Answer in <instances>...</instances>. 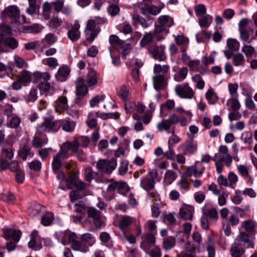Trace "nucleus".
<instances>
[{
    "label": "nucleus",
    "instance_id": "obj_49",
    "mask_svg": "<svg viewBox=\"0 0 257 257\" xmlns=\"http://www.w3.org/2000/svg\"><path fill=\"white\" fill-rule=\"evenodd\" d=\"M226 43L229 49L231 51H236L239 50L240 44L236 39L228 38Z\"/></svg>",
    "mask_w": 257,
    "mask_h": 257
},
{
    "label": "nucleus",
    "instance_id": "obj_64",
    "mask_svg": "<svg viewBox=\"0 0 257 257\" xmlns=\"http://www.w3.org/2000/svg\"><path fill=\"white\" fill-rule=\"evenodd\" d=\"M230 252L232 257H241L244 252V250L236 246H234L230 248Z\"/></svg>",
    "mask_w": 257,
    "mask_h": 257
},
{
    "label": "nucleus",
    "instance_id": "obj_31",
    "mask_svg": "<svg viewBox=\"0 0 257 257\" xmlns=\"http://www.w3.org/2000/svg\"><path fill=\"white\" fill-rule=\"evenodd\" d=\"M72 248L74 250L80 251L83 252H86L88 250V245H87L82 240L80 241L76 239L71 244Z\"/></svg>",
    "mask_w": 257,
    "mask_h": 257
},
{
    "label": "nucleus",
    "instance_id": "obj_42",
    "mask_svg": "<svg viewBox=\"0 0 257 257\" xmlns=\"http://www.w3.org/2000/svg\"><path fill=\"white\" fill-rule=\"evenodd\" d=\"M95 115L97 116V117H100L103 119H106L107 118H118V116L116 113H104V112H101L100 111L97 112H94ZM93 115V112L89 113V116H90V115Z\"/></svg>",
    "mask_w": 257,
    "mask_h": 257
},
{
    "label": "nucleus",
    "instance_id": "obj_26",
    "mask_svg": "<svg viewBox=\"0 0 257 257\" xmlns=\"http://www.w3.org/2000/svg\"><path fill=\"white\" fill-rule=\"evenodd\" d=\"M133 221V218L126 215H123L120 217L118 221V225L119 228L124 230L130 226Z\"/></svg>",
    "mask_w": 257,
    "mask_h": 257
},
{
    "label": "nucleus",
    "instance_id": "obj_4",
    "mask_svg": "<svg viewBox=\"0 0 257 257\" xmlns=\"http://www.w3.org/2000/svg\"><path fill=\"white\" fill-rule=\"evenodd\" d=\"M148 52L152 58L159 62L165 61L167 59L166 46L164 45L153 44L148 47Z\"/></svg>",
    "mask_w": 257,
    "mask_h": 257
},
{
    "label": "nucleus",
    "instance_id": "obj_50",
    "mask_svg": "<svg viewBox=\"0 0 257 257\" xmlns=\"http://www.w3.org/2000/svg\"><path fill=\"white\" fill-rule=\"evenodd\" d=\"M4 45L14 50L18 48L19 42L14 37H8L4 41Z\"/></svg>",
    "mask_w": 257,
    "mask_h": 257
},
{
    "label": "nucleus",
    "instance_id": "obj_28",
    "mask_svg": "<svg viewBox=\"0 0 257 257\" xmlns=\"http://www.w3.org/2000/svg\"><path fill=\"white\" fill-rule=\"evenodd\" d=\"M70 73V71L67 66L60 67L56 73L55 77L58 81H64Z\"/></svg>",
    "mask_w": 257,
    "mask_h": 257
},
{
    "label": "nucleus",
    "instance_id": "obj_63",
    "mask_svg": "<svg viewBox=\"0 0 257 257\" xmlns=\"http://www.w3.org/2000/svg\"><path fill=\"white\" fill-rule=\"evenodd\" d=\"M43 63L52 68H55L59 65L57 59L54 57H49L43 60Z\"/></svg>",
    "mask_w": 257,
    "mask_h": 257
},
{
    "label": "nucleus",
    "instance_id": "obj_12",
    "mask_svg": "<svg viewBox=\"0 0 257 257\" xmlns=\"http://www.w3.org/2000/svg\"><path fill=\"white\" fill-rule=\"evenodd\" d=\"M36 128L39 134H43L50 132H56L59 130V126L57 127L56 122H54L49 119H47L38 124Z\"/></svg>",
    "mask_w": 257,
    "mask_h": 257
},
{
    "label": "nucleus",
    "instance_id": "obj_14",
    "mask_svg": "<svg viewBox=\"0 0 257 257\" xmlns=\"http://www.w3.org/2000/svg\"><path fill=\"white\" fill-rule=\"evenodd\" d=\"M156 237L151 233H147L142 236L141 247L146 252H148L150 249L155 245Z\"/></svg>",
    "mask_w": 257,
    "mask_h": 257
},
{
    "label": "nucleus",
    "instance_id": "obj_53",
    "mask_svg": "<svg viewBox=\"0 0 257 257\" xmlns=\"http://www.w3.org/2000/svg\"><path fill=\"white\" fill-rule=\"evenodd\" d=\"M13 109V106L9 104L0 105V111L3 112L4 115L8 117L12 114Z\"/></svg>",
    "mask_w": 257,
    "mask_h": 257
},
{
    "label": "nucleus",
    "instance_id": "obj_46",
    "mask_svg": "<svg viewBox=\"0 0 257 257\" xmlns=\"http://www.w3.org/2000/svg\"><path fill=\"white\" fill-rule=\"evenodd\" d=\"M203 214L206 217L212 220H217L218 218V212L215 208L212 207L203 211Z\"/></svg>",
    "mask_w": 257,
    "mask_h": 257
},
{
    "label": "nucleus",
    "instance_id": "obj_59",
    "mask_svg": "<svg viewBox=\"0 0 257 257\" xmlns=\"http://www.w3.org/2000/svg\"><path fill=\"white\" fill-rule=\"evenodd\" d=\"M164 7L165 5L163 4H161L159 7L153 5H150L148 14L153 15H157L161 12V10L164 9Z\"/></svg>",
    "mask_w": 257,
    "mask_h": 257
},
{
    "label": "nucleus",
    "instance_id": "obj_43",
    "mask_svg": "<svg viewBox=\"0 0 257 257\" xmlns=\"http://www.w3.org/2000/svg\"><path fill=\"white\" fill-rule=\"evenodd\" d=\"M117 95L123 100L126 101L128 99L129 90L125 85L121 86L117 90Z\"/></svg>",
    "mask_w": 257,
    "mask_h": 257
},
{
    "label": "nucleus",
    "instance_id": "obj_13",
    "mask_svg": "<svg viewBox=\"0 0 257 257\" xmlns=\"http://www.w3.org/2000/svg\"><path fill=\"white\" fill-rule=\"evenodd\" d=\"M179 121L178 116L173 113L171 114L167 119L164 120L157 124V128L160 132L163 131H167L173 124H177Z\"/></svg>",
    "mask_w": 257,
    "mask_h": 257
},
{
    "label": "nucleus",
    "instance_id": "obj_32",
    "mask_svg": "<svg viewBox=\"0 0 257 257\" xmlns=\"http://www.w3.org/2000/svg\"><path fill=\"white\" fill-rule=\"evenodd\" d=\"M69 152L71 150L73 153H75L78 151V148L80 147V144L77 140L71 142H66L64 143L62 145Z\"/></svg>",
    "mask_w": 257,
    "mask_h": 257
},
{
    "label": "nucleus",
    "instance_id": "obj_3",
    "mask_svg": "<svg viewBox=\"0 0 257 257\" xmlns=\"http://www.w3.org/2000/svg\"><path fill=\"white\" fill-rule=\"evenodd\" d=\"M170 66L168 65L162 66L156 64L154 67V72L156 74L153 77V85L155 89L159 90L163 88L169 75Z\"/></svg>",
    "mask_w": 257,
    "mask_h": 257
},
{
    "label": "nucleus",
    "instance_id": "obj_6",
    "mask_svg": "<svg viewBox=\"0 0 257 257\" xmlns=\"http://www.w3.org/2000/svg\"><path fill=\"white\" fill-rule=\"evenodd\" d=\"M87 214L88 218L91 219L96 228H100L105 226L102 213L100 210L93 207H88L87 210Z\"/></svg>",
    "mask_w": 257,
    "mask_h": 257
},
{
    "label": "nucleus",
    "instance_id": "obj_1",
    "mask_svg": "<svg viewBox=\"0 0 257 257\" xmlns=\"http://www.w3.org/2000/svg\"><path fill=\"white\" fill-rule=\"evenodd\" d=\"M158 20L159 24L155 25V37L157 41H161L164 40L169 33V28L174 24V20L167 15L160 16Z\"/></svg>",
    "mask_w": 257,
    "mask_h": 257
},
{
    "label": "nucleus",
    "instance_id": "obj_5",
    "mask_svg": "<svg viewBox=\"0 0 257 257\" xmlns=\"http://www.w3.org/2000/svg\"><path fill=\"white\" fill-rule=\"evenodd\" d=\"M117 164V160L114 158L110 160L99 159L96 167L100 173L110 174L115 169Z\"/></svg>",
    "mask_w": 257,
    "mask_h": 257
},
{
    "label": "nucleus",
    "instance_id": "obj_17",
    "mask_svg": "<svg viewBox=\"0 0 257 257\" xmlns=\"http://www.w3.org/2000/svg\"><path fill=\"white\" fill-rule=\"evenodd\" d=\"M80 25L78 22H75L74 25L67 32V36L72 42L77 41L80 37L79 31Z\"/></svg>",
    "mask_w": 257,
    "mask_h": 257
},
{
    "label": "nucleus",
    "instance_id": "obj_33",
    "mask_svg": "<svg viewBox=\"0 0 257 257\" xmlns=\"http://www.w3.org/2000/svg\"><path fill=\"white\" fill-rule=\"evenodd\" d=\"M155 34L154 31L153 33L151 32L146 33L143 36V38L141 40L140 46L142 47H145L147 46H148L153 41L154 38H155Z\"/></svg>",
    "mask_w": 257,
    "mask_h": 257
},
{
    "label": "nucleus",
    "instance_id": "obj_37",
    "mask_svg": "<svg viewBox=\"0 0 257 257\" xmlns=\"http://www.w3.org/2000/svg\"><path fill=\"white\" fill-rule=\"evenodd\" d=\"M174 40L177 45L180 46L181 49L182 48H188L189 44V39L182 35L174 36Z\"/></svg>",
    "mask_w": 257,
    "mask_h": 257
},
{
    "label": "nucleus",
    "instance_id": "obj_11",
    "mask_svg": "<svg viewBox=\"0 0 257 257\" xmlns=\"http://www.w3.org/2000/svg\"><path fill=\"white\" fill-rule=\"evenodd\" d=\"M58 232L56 234V237L64 245H68L70 243L72 244L77 238L76 233L68 230Z\"/></svg>",
    "mask_w": 257,
    "mask_h": 257
},
{
    "label": "nucleus",
    "instance_id": "obj_23",
    "mask_svg": "<svg viewBox=\"0 0 257 257\" xmlns=\"http://www.w3.org/2000/svg\"><path fill=\"white\" fill-rule=\"evenodd\" d=\"M194 208L191 206H183L179 210L181 217L185 220H191Z\"/></svg>",
    "mask_w": 257,
    "mask_h": 257
},
{
    "label": "nucleus",
    "instance_id": "obj_35",
    "mask_svg": "<svg viewBox=\"0 0 257 257\" xmlns=\"http://www.w3.org/2000/svg\"><path fill=\"white\" fill-rule=\"evenodd\" d=\"M205 97L209 103L215 104L218 100V97L212 88H209L205 94Z\"/></svg>",
    "mask_w": 257,
    "mask_h": 257
},
{
    "label": "nucleus",
    "instance_id": "obj_41",
    "mask_svg": "<svg viewBox=\"0 0 257 257\" xmlns=\"http://www.w3.org/2000/svg\"><path fill=\"white\" fill-rule=\"evenodd\" d=\"M245 59L243 55L237 53L233 55L232 63L235 66H244Z\"/></svg>",
    "mask_w": 257,
    "mask_h": 257
},
{
    "label": "nucleus",
    "instance_id": "obj_25",
    "mask_svg": "<svg viewBox=\"0 0 257 257\" xmlns=\"http://www.w3.org/2000/svg\"><path fill=\"white\" fill-rule=\"evenodd\" d=\"M68 107V100L66 96H60L55 101V110L56 112H60L61 110H66Z\"/></svg>",
    "mask_w": 257,
    "mask_h": 257
},
{
    "label": "nucleus",
    "instance_id": "obj_47",
    "mask_svg": "<svg viewBox=\"0 0 257 257\" xmlns=\"http://www.w3.org/2000/svg\"><path fill=\"white\" fill-rule=\"evenodd\" d=\"M62 20L58 16H53L49 21V26L51 29L57 30L62 25Z\"/></svg>",
    "mask_w": 257,
    "mask_h": 257
},
{
    "label": "nucleus",
    "instance_id": "obj_40",
    "mask_svg": "<svg viewBox=\"0 0 257 257\" xmlns=\"http://www.w3.org/2000/svg\"><path fill=\"white\" fill-rule=\"evenodd\" d=\"M19 79L22 82L24 86H27L31 81V77L30 72L26 70H23L19 75Z\"/></svg>",
    "mask_w": 257,
    "mask_h": 257
},
{
    "label": "nucleus",
    "instance_id": "obj_57",
    "mask_svg": "<svg viewBox=\"0 0 257 257\" xmlns=\"http://www.w3.org/2000/svg\"><path fill=\"white\" fill-rule=\"evenodd\" d=\"M37 90L35 88H32L29 94L25 97V100L27 103L34 102L37 99Z\"/></svg>",
    "mask_w": 257,
    "mask_h": 257
},
{
    "label": "nucleus",
    "instance_id": "obj_62",
    "mask_svg": "<svg viewBox=\"0 0 257 257\" xmlns=\"http://www.w3.org/2000/svg\"><path fill=\"white\" fill-rule=\"evenodd\" d=\"M177 178V174L172 170H168L165 174L164 179L170 184Z\"/></svg>",
    "mask_w": 257,
    "mask_h": 257
},
{
    "label": "nucleus",
    "instance_id": "obj_19",
    "mask_svg": "<svg viewBox=\"0 0 257 257\" xmlns=\"http://www.w3.org/2000/svg\"><path fill=\"white\" fill-rule=\"evenodd\" d=\"M28 211L29 215L34 217L45 212V207L40 204L32 203L29 208Z\"/></svg>",
    "mask_w": 257,
    "mask_h": 257
},
{
    "label": "nucleus",
    "instance_id": "obj_8",
    "mask_svg": "<svg viewBox=\"0 0 257 257\" xmlns=\"http://www.w3.org/2000/svg\"><path fill=\"white\" fill-rule=\"evenodd\" d=\"M70 156V155L69 154L68 151L61 146L60 151L53 158L52 163L53 171L57 172L59 170L61 167L62 166V161L68 158Z\"/></svg>",
    "mask_w": 257,
    "mask_h": 257
},
{
    "label": "nucleus",
    "instance_id": "obj_18",
    "mask_svg": "<svg viewBox=\"0 0 257 257\" xmlns=\"http://www.w3.org/2000/svg\"><path fill=\"white\" fill-rule=\"evenodd\" d=\"M4 236L5 239H12L15 242H18L21 238L22 232L19 230L13 229H4Z\"/></svg>",
    "mask_w": 257,
    "mask_h": 257
},
{
    "label": "nucleus",
    "instance_id": "obj_27",
    "mask_svg": "<svg viewBox=\"0 0 257 257\" xmlns=\"http://www.w3.org/2000/svg\"><path fill=\"white\" fill-rule=\"evenodd\" d=\"M109 42L111 45V47L109 48L110 53L112 49L118 50L120 46L124 43V41L120 40L115 35H111L109 36Z\"/></svg>",
    "mask_w": 257,
    "mask_h": 257
},
{
    "label": "nucleus",
    "instance_id": "obj_61",
    "mask_svg": "<svg viewBox=\"0 0 257 257\" xmlns=\"http://www.w3.org/2000/svg\"><path fill=\"white\" fill-rule=\"evenodd\" d=\"M52 5L55 12L58 13L61 12V10H62V9L64 6V0H54L52 2Z\"/></svg>",
    "mask_w": 257,
    "mask_h": 257
},
{
    "label": "nucleus",
    "instance_id": "obj_24",
    "mask_svg": "<svg viewBox=\"0 0 257 257\" xmlns=\"http://www.w3.org/2000/svg\"><path fill=\"white\" fill-rule=\"evenodd\" d=\"M98 74L97 72L92 69L89 70L86 77V82L88 87H92L97 83Z\"/></svg>",
    "mask_w": 257,
    "mask_h": 257
},
{
    "label": "nucleus",
    "instance_id": "obj_30",
    "mask_svg": "<svg viewBox=\"0 0 257 257\" xmlns=\"http://www.w3.org/2000/svg\"><path fill=\"white\" fill-rule=\"evenodd\" d=\"M22 29L24 33L33 34L39 33L42 30L41 25L38 24H33L29 26H23Z\"/></svg>",
    "mask_w": 257,
    "mask_h": 257
},
{
    "label": "nucleus",
    "instance_id": "obj_36",
    "mask_svg": "<svg viewBox=\"0 0 257 257\" xmlns=\"http://www.w3.org/2000/svg\"><path fill=\"white\" fill-rule=\"evenodd\" d=\"M188 70L187 67H184L180 69L178 73L174 75V79L176 82H181L184 80L187 77Z\"/></svg>",
    "mask_w": 257,
    "mask_h": 257
},
{
    "label": "nucleus",
    "instance_id": "obj_56",
    "mask_svg": "<svg viewBox=\"0 0 257 257\" xmlns=\"http://www.w3.org/2000/svg\"><path fill=\"white\" fill-rule=\"evenodd\" d=\"M231 102V108L234 111H238L240 108V104L238 99V96L230 97L227 101V104Z\"/></svg>",
    "mask_w": 257,
    "mask_h": 257
},
{
    "label": "nucleus",
    "instance_id": "obj_39",
    "mask_svg": "<svg viewBox=\"0 0 257 257\" xmlns=\"http://www.w3.org/2000/svg\"><path fill=\"white\" fill-rule=\"evenodd\" d=\"M52 6V3L48 2H45L43 4L42 14L45 20H48L50 18Z\"/></svg>",
    "mask_w": 257,
    "mask_h": 257
},
{
    "label": "nucleus",
    "instance_id": "obj_2",
    "mask_svg": "<svg viewBox=\"0 0 257 257\" xmlns=\"http://www.w3.org/2000/svg\"><path fill=\"white\" fill-rule=\"evenodd\" d=\"M1 18L3 21L9 18L11 23L18 25L30 23L29 20H27L25 16H21L19 9L15 5L6 8L1 13Z\"/></svg>",
    "mask_w": 257,
    "mask_h": 257
},
{
    "label": "nucleus",
    "instance_id": "obj_29",
    "mask_svg": "<svg viewBox=\"0 0 257 257\" xmlns=\"http://www.w3.org/2000/svg\"><path fill=\"white\" fill-rule=\"evenodd\" d=\"M68 174L70 176L66 179L65 182L68 188L71 189L74 187L78 181V176L77 172L74 171L70 172Z\"/></svg>",
    "mask_w": 257,
    "mask_h": 257
},
{
    "label": "nucleus",
    "instance_id": "obj_21",
    "mask_svg": "<svg viewBox=\"0 0 257 257\" xmlns=\"http://www.w3.org/2000/svg\"><path fill=\"white\" fill-rule=\"evenodd\" d=\"M57 127L59 126L62 130L66 132H72L75 128V124L73 121H70L68 119H62L56 121Z\"/></svg>",
    "mask_w": 257,
    "mask_h": 257
},
{
    "label": "nucleus",
    "instance_id": "obj_9",
    "mask_svg": "<svg viewBox=\"0 0 257 257\" xmlns=\"http://www.w3.org/2000/svg\"><path fill=\"white\" fill-rule=\"evenodd\" d=\"M175 92L180 97L184 99H192L194 96V91L188 83L178 84L175 86Z\"/></svg>",
    "mask_w": 257,
    "mask_h": 257
},
{
    "label": "nucleus",
    "instance_id": "obj_10",
    "mask_svg": "<svg viewBox=\"0 0 257 257\" xmlns=\"http://www.w3.org/2000/svg\"><path fill=\"white\" fill-rule=\"evenodd\" d=\"M99 33V30L96 28L95 22L93 20H88L85 30L86 40L93 42Z\"/></svg>",
    "mask_w": 257,
    "mask_h": 257
},
{
    "label": "nucleus",
    "instance_id": "obj_44",
    "mask_svg": "<svg viewBox=\"0 0 257 257\" xmlns=\"http://www.w3.org/2000/svg\"><path fill=\"white\" fill-rule=\"evenodd\" d=\"M133 24L134 25L140 24L142 27L146 28L148 27L146 20L137 14L133 15Z\"/></svg>",
    "mask_w": 257,
    "mask_h": 257
},
{
    "label": "nucleus",
    "instance_id": "obj_54",
    "mask_svg": "<svg viewBox=\"0 0 257 257\" xmlns=\"http://www.w3.org/2000/svg\"><path fill=\"white\" fill-rule=\"evenodd\" d=\"M53 219V214L51 212H47L42 217L41 223L44 226H48L51 224Z\"/></svg>",
    "mask_w": 257,
    "mask_h": 257
},
{
    "label": "nucleus",
    "instance_id": "obj_51",
    "mask_svg": "<svg viewBox=\"0 0 257 257\" xmlns=\"http://www.w3.org/2000/svg\"><path fill=\"white\" fill-rule=\"evenodd\" d=\"M192 81L196 83V87L199 90H202L205 86V82L200 74H197L192 77Z\"/></svg>",
    "mask_w": 257,
    "mask_h": 257
},
{
    "label": "nucleus",
    "instance_id": "obj_20",
    "mask_svg": "<svg viewBox=\"0 0 257 257\" xmlns=\"http://www.w3.org/2000/svg\"><path fill=\"white\" fill-rule=\"evenodd\" d=\"M213 160L219 163L224 162L226 166L229 167L232 161V157L230 154L225 155L222 154L216 153Z\"/></svg>",
    "mask_w": 257,
    "mask_h": 257
},
{
    "label": "nucleus",
    "instance_id": "obj_45",
    "mask_svg": "<svg viewBox=\"0 0 257 257\" xmlns=\"http://www.w3.org/2000/svg\"><path fill=\"white\" fill-rule=\"evenodd\" d=\"M81 240L88 245V248L89 246H92L95 242V237L89 233L83 234L81 236Z\"/></svg>",
    "mask_w": 257,
    "mask_h": 257
},
{
    "label": "nucleus",
    "instance_id": "obj_48",
    "mask_svg": "<svg viewBox=\"0 0 257 257\" xmlns=\"http://www.w3.org/2000/svg\"><path fill=\"white\" fill-rule=\"evenodd\" d=\"M180 147L184 148L185 154H192L197 150V145L191 142H186L185 144L181 145Z\"/></svg>",
    "mask_w": 257,
    "mask_h": 257
},
{
    "label": "nucleus",
    "instance_id": "obj_52",
    "mask_svg": "<svg viewBox=\"0 0 257 257\" xmlns=\"http://www.w3.org/2000/svg\"><path fill=\"white\" fill-rule=\"evenodd\" d=\"M211 36V32L207 31H202L196 35V38L198 42H203L204 38L210 39Z\"/></svg>",
    "mask_w": 257,
    "mask_h": 257
},
{
    "label": "nucleus",
    "instance_id": "obj_38",
    "mask_svg": "<svg viewBox=\"0 0 257 257\" xmlns=\"http://www.w3.org/2000/svg\"><path fill=\"white\" fill-rule=\"evenodd\" d=\"M238 237L241 241L246 244L247 248H253L254 244L252 240L250 239L248 234L244 232H240L238 235Z\"/></svg>",
    "mask_w": 257,
    "mask_h": 257
},
{
    "label": "nucleus",
    "instance_id": "obj_7",
    "mask_svg": "<svg viewBox=\"0 0 257 257\" xmlns=\"http://www.w3.org/2000/svg\"><path fill=\"white\" fill-rule=\"evenodd\" d=\"M158 176L156 170H152L141 179L140 186L145 190L149 191L152 190L155 184V179Z\"/></svg>",
    "mask_w": 257,
    "mask_h": 257
},
{
    "label": "nucleus",
    "instance_id": "obj_15",
    "mask_svg": "<svg viewBox=\"0 0 257 257\" xmlns=\"http://www.w3.org/2000/svg\"><path fill=\"white\" fill-rule=\"evenodd\" d=\"M110 183L108 184L106 191L107 192H113L115 190H117L118 192L120 193V190L121 189H127L128 186L126 182L124 181H114L113 179L108 180Z\"/></svg>",
    "mask_w": 257,
    "mask_h": 257
},
{
    "label": "nucleus",
    "instance_id": "obj_16",
    "mask_svg": "<svg viewBox=\"0 0 257 257\" xmlns=\"http://www.w3.org/2000/svg\"><path fill=\"white\" fill-rule=\"evenodd\" d=\"M76 94L77 96H84L88 93L87 86L85 84V79L82 77H78L75 82Z\"/></svg>",
    "mask_w": 257,
    "mask_h": 257
},
{
    "label": "nucleus",
    "instance_id": "obj_55",
    "mask_svg": "<svg viewBox=\"0 0 257 257\" xmlns=\"http://www.w3.org/2000/svg\"><path fill=\"white\" fill-rule=\"evenodd\" d=\"M21 122V119L19 116L15 115L12 117L8 123L7 126L12 128H18Z\"/></svg>",
    "mask_w": 257,
    "mask_h": 257
},
{
    "label": "nucleus",
    "instance_id": "obj_22",
    "mask_svg": "<svg viewBox=\"0 0 257 257\" xmlns=\"http://www.w3.org/2000/svg\"><path fill=\"white\" fill-rule=\"evenodd\" d=\"M18 154L23 161H25L28 157H33L34 155V153L31 151V148L26 144L20 148Z\"/></svg>",
    "mask_w": 257,
    "mask_h": 257
},
{
    "label": "nucleus",
    "instance_id": "obj_34",
    "mask_svg": "<svg viewBox=\"0 0 257 257\" xmlns=\"http://www.w3.org/2000/svg\"><path fill=\"white\" fill-rule=\"evenodd\" d=\"M176 244V238L173 236L165 237L163 240V247L165 250H170Z\"/></svg>",
    "mask_w": 257,
    "mask_h": 257
},
{
    "label": "nucleus",
    "instance_id": "obj_60",
    "mask_svg": "<svg viewBox=\"0 0 257 257\" xmlns=\"http://www.w3.org/2000/svg\"><path fill=\"white\" fill-rule=\"evenodd\" d=\"M29 3V7L26 9L27 14L30 15H33L36 13V2L37 0H28Z\"/></svg>",
    "mask_w": 257,
    "mask_h": 257
},
{
    "label": "nucleus",
    "instance_id": "obj_58",
    "mask_svg": "<svg viewBox=\"0 0 257 257\" xmlns=\"http://www.w3.org/2000/svg\"><path fill=\"white\" fill-rule=\"evenodd\" d=\"M128 162L127 160H121L118 168V174L122 176L126 174L128 171Z\"/></svg>",
    "mask_w": 257,
    "mask_h": 257
}]
</instances>
